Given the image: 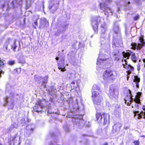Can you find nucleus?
Here are the masks:
<instances>
[{
  "label": "nucleus",
  "instance_id": "56",
  "mask_svg": "<svg viewBox=\"0 0 145 145\" xmlns=\"http://www.w3.org/2000/svg\"><path fill=\"white\" fill-rule=\"evenodd\" d=\"M103 145H108L107 143H105Z\"/></svg>",
  "mask_w": 145,
  "mask_h": 145
},
{
  "label": "nucleus",
  "instance_id": "7",
  "mask_svg": "<svg viewBox=\"0 0 145 145\" xmlns=\"http://www.w3.org/2000/svg\"><path fill=\"white\" fill-rule=\"evenodd\" d=\"M116 72L114 70H106L103 73V79L106 82L115 79L117 77Z\"/></svg>",
  "mask_w": 145,
  "mask_h": 145
},
{
  "label": "nucleus",
  "instance_id": "51",
  "mask_svg": "<svg viewBox=\"0 0 145 145\" xmlns=\"http://www.w3.org/2000/svg\"><path fill=\"white\" fill-rule=\"evenodd\" d=\"M64 128L65 129L66 131H69V129H66L65 128V127H64Z\"/></svg>",
  "mask_w": 145,
  "mask_h": 145
},
{
  "label": "nucleus",
  "instance_id": "26",
  "mask_svg": "<svg viewBox=\"0 0 145 145\" xmlns=\"http://www.w3.org/2000/svg\"><path fill=\"white\" fill-rule=\"evenodd\" d=\"M134 79L133 80L134 82H135L136 88H138L139 87V83L140 82V79L137 76H135Z\"/></svg>",
  "mask_w": 145,
  "mask_h": 145
},
{
  "label": "nucleus",
  "instance_id": "16",
  "mask_svg": "<svg viewBox=\"0 0 145 145\" xmlns=\"http://www.w3.org/2000/svg\"><path fill=\"white\" fill-rule=\"evenodd\" d=\"M22 0H14L10 4V5H8L7 2L6 1L5 2V3L4 4H3L2 5V9L3 10L5 7L6 6L7 7L8 5L7 8V10H9L10 8H14L15 7V6L14 5V2L16 3L18 5H21L22 3Z\"/></svg>",
  "mask_w": 145,
  "mask_h": 145
},
{
  "label": "nucleus",
  "instance_id": "9",
  "mask_svg": "<svg viewBox=\"0 0 145 145\" xmlns=\"http://www.w3.org/2000/svg\"><path fill=\"white\" fill-rule=\"evenodd\" d=\"M97 121L98 122L105 124L109 119V115L106 113H97L96 114Z\"/></svg>",
  "mask_w": 145,
  "mask_h": 145
},
{
  "label": "nucleus",
  "instance_id": "46",
  "mask_svg": "<svg viewBox=\"0 0 145 145\" xmlns=\"http://www.w3.org/2000/svg\"><path fill=\"white\" fill-rule=\"evenodd\" d=\"M75 81H76V84H77V86H78L79 85V84L80 82V80H74Z\"/></svg>",
  "mask_w": 145,
  "mask_h": 145
},
{
  "label": "nucleus",
  "instance_id": "23",
  "mask_svg": "<svg viewBox=\"0 0 145 145\" xmlns=\"http://www.w3.org/2000/svg\"><path fill=\"white\" fill-rule=\"evenodd\" d=\"M59 4L58 3L56 4H54L53 5H50L49 6V8L50 9L52 13H54L57 9L58 7Z\"/></svg>",
  "mask_w": 145,
  "mask_h": 145
},
{
  "label": "nucleus",
  "instance_id": "24",
  "mask_svg": "<svg viewBox=\"0 0 145 145\" xmlns=\"http://www.w3.org/2000/svg\"><path fill=\"white\" fill-rule=\"evenodd\" d=\"M120 125L119 123L114 125L113 126V130L112 133H118L120 131Z\"/></svg>",
  "mask_w": 145,
  "mask_h": 145
},
{
  "label": "nucleus",
  "instance_id": "62",
  "mask_svg": "<svg viewBox=\"0 0 145 145\" xmlns=\"http://www.w3.org/2000/svg\"><path fill=\"white\" fill-rule=\"evenodd\" d=\"M137 70H140V69H139V68H138H138H137Z\"/></svg>",
  "mask_w": 145,
  "mask_h": 145
},
{
  "label": "nucleus",
  "instance_id": "59",
  "mask_svg": "<svg viewBox=\"0 0 145 145\" xmlns=\"http://www.w3.org/2000/svg\"><path fill=\"white\" fill-rule=\"evenodd\" d=\"M25 145H30L29 144H27L25 143Z\"/></svg>",
  "mask_w": 145,
  "mask_h": 145
},
{
  "label": "nucleus",
  "instance_id": "22",
  "mask_svg": "<svg viewBox=\"0 0 145 145\" xmlns=\"http://www.w3.org/2000/svg\"><path fill=\"white\" fill-rule=\"evenodd\" d=\"M124 60L125 61V64H123V67L127 70V73L131 74V72L134 70V67L131 65L130 64L128 65L127 64L126 59H125Z\"/></svg>",
  "mask_w": 145,
  "mask_h": 145
},
{
  "label": "nucleus",
  "instance_id": "44",
  "mask_svg": "<svg viewBox=\"0 0 145 145\" xmlns=\"http://www.w3.org/2000/svg\"><path fill=\"white\" fill-rule=\"evenodd\" d=\"M15 63L14 61H10L8 62V63L10 65H12L14 64Z\"/></svg>",
  "mask_w": 145,
  "mask_h": 145
},
{
  "label": "nucleus",
  "instance_id": "4",
  "mask_svg": "<svg viewBox=\"0 0 145 145\" xmlns=\"http://www.w3.org/2000/svg\"><path fill=\"white\" fill-rule=\"evenodd\" d=\"M6 92L7 93H9V95L4 98V106H7L8 109H12L14 105V98L16 95L14 93V90L12 87L7 84L6 86Z\"/></svg>",
  "mask_w": 145,
  "mask_h": 145
},
{
  "label": "nucleus",
  "instance_id": "40",
  "mask_svg": "<svg viewBox=\"0 0 145 145\" xmlns=\"http://www.w3.org/2000/svg\"><path fill=\"white\" fill-rule=\"evenodd\" d=\"M130 32V27H127L126 26L125 27V33L126 34H128Z\"/></svg>",
  "mask_w": 145,
  "mask_h": 145
},
{
  "label": "nucleus",
  "instance_id": "35",
  "mask_svg": "<svg viewBox=\"0 0 145 145\" xmlns=\"http://www.w3.org/2000/svg\"><path fill=\"white\" fill-rule=\"evenodd\" d=\"M100 89V88L97 85L94 84L92 87L91 91H96V90L99 91Z\"/></svg>",
  "mask_w": 145,
  "mask_h": 145
},
{
  "label": "nucleus",
  "instance_id": "41",
  "mask_svg": "<svg viewBox=\"0 0 145 145\" xmlns=\"http://www.w3.org/2000/svg\"><path fill=\"white\" fill-rule=\"evenodd\" d=\"M139 16L138 14L135 16L133 17V19L134 20H137L139 19Z\"/></svg>",
  "mask_w": 145,
  "mask_h": 145
},
{
  "label": "nucleus",
  "instance_id": "32",
  "mask_svg": "<svg viewBox=\"0 0 145 145\" xmlns=\"http://www.w3.org/2000/svg\"><path fill=\"white\" fill-rule=\"evenodd\" d=\"M17 43V42L15 40L13 42V44L11 45V48L12 49H13V50L14 51H15V49L17 47V45L19 44V45H20V42H18Z\"/></svg>",
  "mask_w": 145,
  "mask_h": 145
},
{
  "label": "nucleus",
  "instance_id": "39",
  "mask_svg": "<svg viewBox=\"0 0 145 145\" xmlns=\"http://www.w3.org/2000/svg\"><path fill=\"white\" fill-rule=\"evenodd\" d=\"M130 3L129 1H126L125 2V3L124 4V6L127 7V9H130V8L129 7V6L128 5Z\"/></svg>",
  "mask_w": 145,
  "mask_h": 145
},
{
  "label": "nucleus",
  "instance_id": "34",
  "mask_svg": "<svg viewBox=\"0 0 145 145\" xmlns=\"http://www.w3.org/2000/svg\"><path fill=\"white\" fill-rule=\"evenodd\" d=\"M71 88L72 89H74L75 88H76L78 86H77V84L76 83V81L74 80L72 82L71 84Z\"/></svg>",
  "mask_w": 145,
  "mask_h": 145
},
{
  "label": "nucleus",
  "instance_id": "33",
  "mask_svg": "<svg viewBox=\"0 0 145 145\" xmlns=\"http://www.w3.org/2000/svg\"><path fill=\"white\" fill-rule=\"evenodd\" d=\"M92 97L93 98H95L99 96H101L98 92L96 91H93L92 92Z\"/></svg>",
  "mask_w": 145,
  "mask_h": 145
},
{
  "label": "nucleus",
  "instance_id": "42",
  "mask_svg": "<svg viewBox=\"0 0 145 145\" xmlns=\"http://www.w3.org/2000/svg\"><path fill=\"white\" fill-rule=\"evenodd\" d=\"M133 143L135 144V145H139V142L138 140L134 141L133 142Z\"/></svg>",
  "mask_w": 145,
  "mask_h": 145
},
{
  "label": "nucleus",
  "instance_id": "58",
  "mask_svg": "<svg viewBox=\"0 0 145 145\" xmlns=\"http://www.w3.org/2000/svg\"><path fill=\"white\" fill-rule=\"evenodd\" d=\"M115 16L116 17V18H118V16L117 15H116V14H115Z\"/></svg>",
  "mask_w": 145,
  "mask_h": 145
},
{
  "label": "nucleus",
  "instance_id": "17",
  "mask_svg": "<svg viewBox=\"0 0 145 145\" xmlns=\"http://www.w3.org/2000/svg\"><path fill=\"white\" fill-rule=\"evenodd\" d=\"M20 137L17 134L11 137L8 142V145H19L20 143Z\"/></svg>",
  "mask_w": 145,
  "mask_h": 145
},
{
  "label": "nucleus",
  "instance_id": "64",
  "mask_svg": "<svg viewBox=\"0 0 145 145\" xmlns=\"http://www.w3.org/2000/svg\"><path fill=\"white\" fill-rule=\"evenodd\" d=\"M5 48H6V49H7V46H6L5 47Z\"/></svg>",
  "mask_w": 145,
  "mask_h": 145
},
{
  "label": "nucleus",
  "instance_id": "60",
  "mask_svg": "<svg viewBox=\"0 0 145 145\" xmlns=\"http://www.w3.org/2000/svg\"><path fill=\"white\" fill-rule=\"evenodd\" d=\"M75 46V44H74L73 45V47H74V46Z\"/></svg>",
  "mask_w": 145,
  "mask_h": 145
},
{
  "label": "nucleus",
  "instance_id": "28",
  "mask_svg": "<svg viewBox=\"0 0 145 145\" xmlns=\"http://www.w3.org/2000/svg\"><path fill=\"white\" fill-rule=\"evenodd\" d=\"M130 56H131V60L134 63H136L137 62V58L135 55V54L133 52H131L130 54Z\"/></svg>",
  "mask_w": 145,
  "mask_h": 145
},
{
  "label": "nucleus",
  "instance_id": "30",
  "mask_svg": "<svg viewBox=\"0 0 145 145\" xmlns=\"http://www.w3.org/2000/svg\"><path fill=\"white\" fill-rule=\"evenodd\" d=\"M75 54L72 51H70L68 54L67 56V58L69 61H70L74 56Z\"/></svg>",
  "mask_w": 145,
  "mask_h": 145
},
{
  "label": "nucleus",
  "instance_id": "14",
  "mask_svg": "<svg viewBox=\"0 0 145 145\" xmlns=\"http://www.w3.org/2000/svg\"><path fill=\"white\" fill-rule=\"evenodd\" d=\"M48 78V76H45L44 78H42L41 76L36 75L34 76L35 80L39 82V84L43 86L44 88L46 87Z\"/></svg>",
  "mask_w": 145,
  "mask_h": 145
},
{
  "label": "nucleus",
  "instance_id": "6",
  "mask_svg": "<svg viewBox=\"0 0 145 145\" xmlns=\"http://www.w3.org/2000/svg\"><path fill=\"white\" fill-rule=\"evenodd\" d=\"M114 33L113 34V40L112 42V47H115L117 43H120V46L122 45V38L120 33V28L119 25L115 24L114 28Z\"/></svg>",
  "mask_w": 145,
  "mask_h": 145
},
{
  "label": "nucleus",
  "instance_id": "15",
  "mask_svg": "<svg viewBox=\"0 0 145 145\" xmlns=\"http://www.w3.org/2000/svg\"><path fill=\"white\" fill-rule=\"evenodd\" d=\"M101 18L99 16L93 18L91 20V24L95 32L97 33L98 31V24L100 22Z\"/></svg>",
  "mask_w": 145,
  "mask_h": 145
},
{
  "label": "nucleus",
  "instance_id": "29",
  "mask_svg": "<svg viewBox=\"0 0 145 145\" xmlns=\"http://www.w3.org/2000/svg\"><path fill=\"white\" fill-rule=\"evenodd\" d=\"M121 108L120 105H119L117 104L115 106L114 108V112L116 114H118L120 113Z\"/></svg>",
  "mask_w": 145,
  "mask_h": 145
},
{
  "label": "nucleus",
  "instance_id": "25",
  "mask_svg": "<svg viewBox=\"0 0 145 145\" xmlns=\"http://www.w3.org/2000/svg\"><path fill=\"white\" fill-rule=\"evenodd\" d=\"M48 24V22L47 21L46 19L44 18L40 22V24L39 26V27L40 28H44Z\"/></svg>",
  "mask_w": 145,
  "mask_h": 145
},
{
  "label": "nucleus",
  "instance_id": "20",
  "mask_svg": "<svg viewBox=\"0 0 145 145\" xmlns=\"http://www.w3.org/2000/svg\"><path fill=\"white\" fill-rule=\"evenodd\" d=\"M34 129V125L33 124L27 125L25 130L24 136L26 137H29L33 132Z\"/></svg>",
  "mask_w": 145,
  "mask_h": 145
},
{
  "label": "nucleus",
  "instance_id": "19",
  "mask_svg": "<svg viewBox=\"0 0 145 145\" xmlns=\"http://www.w3.org/2000/svg\"><path fill=\"white\" fill-rule=\"evenodd\" d=\"M69 23H65L61 24V26L59 27L57 31L55 33V35H58L59 34L64 33L67 28V27L69 25Z\"/></svg>",
  "mask_w": 145,
  "mask_h": 145
},
{
  "label": "nucleus",
  "instance_id": "21",
  "mask_svg": "<svg viewBox=\"0 0 145 145\" xmlns=\"http://www.w3.org/2000/svg\"><path fill=\"white\" fill-rule=\"evenodd\" d=\"M142 109L144 111L140 112L138 111H135L134 113V117L137 118L138 119H140L143 118L145 119V106H143Z\"/></svg>",
  "mask_w": 145,
  "mask_h": 145
},
{
  "label": "nucleus",
  "instance_id": "13",
  "mask_svg": "<svg viewBox=\"0 0 145 145\" xmlns=\"http://www.w3.org/2000/svg\"><path fill=\"white\" fill-rule=\"evenodd\" d=\"M139 40V42L138 43L133 42L131 44L132 48L133 49L140 50L142 47L145 46V42L143 37H140Z\"/></svg>",
  "mask_w": 145,
  "mask_h": 145
},
{
  "label": "nucleus",
  "instance_id": "3",
  "mask_svg": "<svg viewBox=\"0 0 145 145\" xmlns=\"http://www.w3.org/2000/svg\"><path fill=\"white\" fill-rule=\"evenodd\" d=\"M142 93L138 92L137 93L134 99L133 98V96L131 94V91L130 90H128L127 94L125 99V102L126 104L128 105L132 104V107L135 108V110L138 109L139 105L141 104L140 97Z\"/></svg>",
  "mask_w": 145,
  "mask_h": 145
},
{
  "label": "nucleus",
  "instance_id": "53",
  "mask_svg": "<svg viewBox=\"0 0 145 145\" xmlns=\"http://www.w3.org/2000/svg\"><path fill=\"white\" fill-rule=\"evenodd\" d=\"M59 57H56V59L57 60V61L59 60Z\"/></svg>",
  "mask_w": 145,
  "mask_h": 145
},
{
  "label": "nucleus",
  "instance_id": "18",
  "mask_svg": "<svg viewBox=\"0 0 145 145\" xmlns=\"http://www.w3.org/2000/svg\"><path fill=\"white\" fill-rule=\"evenodd\" d=\"M102 99V97L101 96H99L97 97H96L95 98H92V100L94 106L97 110H99L101 107L100 105Z\"/></svg>",
  "mask_w": 145,
  "mask_h": 145
},
{
  "label": "nucleus",
  "instance_id": "50",
  "mask_svg": "<svg viewBox=\"0 0 145 145\" xmlns=\"http://www.w3.org/2000/svg\"><path fill=\"white\" fill-rule=\"evenodd\" d=\"M34 23L36 25H38V23L37 21L35 22Z\"/></svg>",
  "mask_w": 145,
  "mask_h": 145
},
{
  "label": "nucleus",
  "instance_id": "31",
  "mask_svg": "<svg viewBox=\"0 0 145 145\" xmlns=\"http://www.w3.org/2000/svg\"><path fill=\"white\" fill-rule=\"evenodd\" d=\"M18 127V124L14 123L11 125L10 127L8 129V132H10L14 128L17 129Z\"/></svg>",
  "mask_w": 145,
  "mask_h": 145
},
{
  "label": "nucleus",
  "instance_id": "8",
  "mask_svg": "<svg viewBox=\"0 0 145 145\" xmlns=\"http://www.w3.org/2000/svg\"><path fill=\"white\" fill-rule=\"evenodd\" d=\"M83 115L76 114L72 119L73 121L74 127L81 129L83 127L84 125V121L83 120Z\"/></svg>",
  "mask_w": 145,
  "mask_h": 145
},
{
  "label": "nucleus",
  "instance_id": "54",
  "mask_svg": "<svg viewBox=\"0 0 145 145\" xmlns=\"http://www.w3.org/2000/svg\"><path fill=\"white\" fill-rule=\"evenodd\" d=\"M48 113L49 114H52V113H54V112H49V111L48 110Z\"/></svg>",
  "mask_w": 145,
  "mask_h": 145
},
{
  "label": "nucleus",
  "instance_id": "61",
  "mask_svg": "<svg viewBox=\"0 0 145 145\" xmlns=\"http://www.w3.org/2000/svg\"><path fill=\"white\" fill-rule=\"evenodd\" d=\"M137 70H140V69H139V68H138H138H137Z\"/></svg>",
  "mask_w": 145,
  "mask_h": 145
},
{
  "label": "nucleus",
  "instance_id": "1",
  "mask_svg": "<svg viewBox=\"0 0 145 145\" xmlns=\"http://www.w3.org/2000/svg\"><path fill=\"white\" fill-rule=\"evenodd\" d=\"M105 47H102L103 50H100L99 55L96 63L97 67L98 65L99 67L101 69L106 68V66L107 67L112 66L113 63L112 60L111 59H109L108 56L105 53V52H106L107 54H109L110 51V50L108 52H106L105 50Z\"/></svg>",
  "mask_w": 145,
  "mask_h": 145
},
{
  "label": "nucleus",
  "instance_id": "52",
  "mask_svg": "<svg viewBox=\"0 0 145 145\" xmlns=\"http://www.w3.org/2000/svg\"><path fill=\"white\" fill-rule=\"evenodd\" d=\"M143 61L144 63V67H145V59H143Z\"/></svg>",
  "mask_w": 145,
  "mask_h": 145
},
{
  "label": "nucleus",
  "instance_id": "36",
  "mask_svg": "<svg viewBox=\"0 0 145 145\" xmlns=\"http://www.w3.org/2000/svg\"><path fill=\"white\" fill-rule=\"evenodd\" d=\"M18 62L19 63L22 64V65H23V64H25L26 62L24 59L23 57H20L18 60Z\"/></svg>",
  "mask_w": 145,
  "mask_h": 145
},
{
  "label": "nucleus",
  "instance_id": "49",
  "mask_svg": "<svg viewBox=\"0 0 145 145\" xmlns=\"http://www.w3.org/2000/svg\"><path fill=\"white\" fill-rule=\"evenodd\" d=\"M129 74V73H127V80H128V79L129 78V74Z\"/></svg>",
  "mask_w": 145,
  "mask_h": 145
},
{
  "label": "nucleus",
  "instance_id": "2",
  "mask_svg": "<svg viewBox=\"0 0 145 145\" xmlns=\"http://www.w3.org/2000/svg\"><path fill=\"white\" fill-rule=\"evenodd\" d=\"M101 31L100 42L102 47H105L106 52H108L110 47V37L109 35H107L106 33L108 31V27L105 22L101 24L100 28Z\"/></svg>",
  "mask_w": 145,
  "mask_h": 145
},
{
  "label": "nucleus",
  "instance_id": "5",
  "mask_svg": "<svg viewBox=\"0 0 145 145\" xmlns=\"http://www.w3.org/2000/svg\"><path fill=\"white\" fill-rule=\"evenodd\" d=\"M116 46L115 47H113L114 49V54H113V56L115 57V60L117 61H119L121 59V56H123V58H126L129 59L130 56V54L131 51L129 52H122L121 50L123 48L122 42V45L120 46V44L117 43L116 44Z\"/></svg>",
  "mask_w": 145,
  "mask_h": 145
},
{
  "label": "nucleus",
  "instance_id": "12",
  "mask_svg": "<svg viewBox=\"0 0 145 145\" xmlns=\"http://www.w3.org/2000/svg\"><path fill=\"white\" fill-rule=\"evenodd\" d=\"M45 103V101L43 99H39L36 103V105L33 108V110L34 112H39L41 111V109L45 107L46 106Z\"/></svg>",
  "mask_w": 145,
  "mask_h": 145
},
{
  "label": "nucleus",
  "instance_id": "63",
  "mask_svg": "<svg viewBox=\"0 0 145 145\" xmlns=\"http://www.w3.org/2000/svg\"><path fill=\"white\" fill-rule=\"evenodd\" d=\"M120 10V9L119 8H118V11Z\"/></svg>",
  "mask_w": 145,
  "mask_h": 145
},
{
  "label": "nucleus",
  "instance_id": "27",
  "mask_svg": "<svg viewBox=\"0 0 145 145\" xmlns=\"http://www.w3.org/2000/svg\"><path fill=\"white\" fill-rule=\"evenodd\" d=\"M58 68L59 70H61V71L64 72L66 70L65 69V66H64V64L63 63H57Z\"/></svg>",
  "mask_w": 145,
  "mask_h": 145
},
{
  "label": "nucleus",
  "instance_id": "11",
  "mask_svg": "<svg viewBox=\"0 0 145 145\" xmlns=\"http://www.w3.org/2000/svg\"><path fill=\"white\" fill-rule=\"evenodd\" d=\"M118 91L115 87L113 85L110 86L109 97L112 99L116 101L117 100L118 96Z\"/></svg>",
  "mask_w": 145,
  "mask_h": 145
},
{
  "label": "nucleus",
  "instance_id": "43",
  "mask_svg": "<svg viewBox=\"0 0 145 145\" xmlns=\"http://www.w3.org/2000/svg\"><path fill=\"white\" fill-rule=\"evenodd\" d=\"M135 1L137 5H138L141 4V1L140 0H135Z\"/></svg>",
  "mask_w": 145,
  "mask_h": 145
},
{
  "label": "nucleus",
  "instance_id": "10",
  "mask_svg": "<svg viewBox=\"0 0 145 145\" xmlns=\"http://www.w3.org/2000/svg\"><path fill=\"white\" fill-rule=\"evenodd\" d=\"M111 1L112 0H106L105 3H99L100 9L105 12V14L106 15H112L113 12L110 8L107 7L108 3H110Z\"/></svg>",
  "mask_w": 145,
  "mask_h": 145
},
{
  "label": "nucleus",
  "instance_id": "45",
  "mask_svg": "<svg viewBox=\"0 0 145 145\" xmlns=\"http://www.w3.org/2000/svg\"><path fill=\"white\" fill-rule=\"evenodd\" d=\"M16 70V72L18 73H20L21 71V69L20 68H17Z\"/></svg>",
  "mask_w": 145,
  "mask_h": 145
},
{
  "label": "nucleus",
  "instance_id": "57",
  "mask_svg": "<svg viewBox=\"0 0 145 145\" xmlns=\"http://www.w3.org/2000/svg\"><path fill=\"white\" fill-rule=\"evenodd\" d=\"M54 135V133H52V134H51V135L52 136L53 135Z\"/></svg>",
  "mask_w": 145,
  "mask_h": 145
},
{
  "label": "nucleus",
  "instance_id": "37",
  "mask_svg": "<svg viewBox=\"0 0 145 145\" xmlns=\"http://www.w3.org/2000/svg\"><path fill=\"white\" fill-rule=\"evenodd\" d=\"M55 92V91L54 90L52 89H48V90L47 91L48 94L51 95L52 96L54 95Z\"/></svg>",
  "mask_w": 145,
  "mask_h": 145
},
{
  "label": "nucleus",
  "instance_id": "38",
  "mask_svg": "<svg viewBox=\"0 0 145 145\" xmlns=\"http://www.w3.org/2000/svg\"><path fill=\"white\" fill-rule=\"evenodd\" d=\"M88 137L86 135H82L81 136V138L83 139L82 141L84 142H85V141H88Z\"/></svg>",
  "mask_w": 145,
  "mask_h": 145
},
{
  "label": "nucleus",
  "instance_id": "55",
  "mask_svg": "<svg viewBox=\"0 0 145 145\" xmlns=\"http://www.w3.org/2000/svg\"><path fill=\"white\" fill-rule=\"evenodd\" d=\"M52 100H53L52 98L50 97V101H52Z\"/></svg>",
  "mask_w": 145,
  "mask_h": 145
},
{
  "label": "nucleus",
  "instance_id": "48",
  "mask_svg": "<svg viewBox=\"0 0 145 145\" xmlns=\"http://www.w3.org/2000/svg\"><path fill=\"white\" fill-rule=\"evenodd\" d=\"M60 63H63L64 64V59H61Z\"/></svg>",
  "mask_w": 145,
  "mask_h": 145
},
{
  "label": "nucleus",
  "instance_id": "47",
  "mask_svg": "<svg viewBox=\"0 0 145 145\" xmlns=\"http://www.w3.org/2000/svg\"><path fill=\"white\" fill-rule=\"evenodd\" d=\"M61 87H57V90L59 91L61 89Z\"/></svg>",
  "mask_w": 145,
  "mask_h": 145
}]
</instances>
